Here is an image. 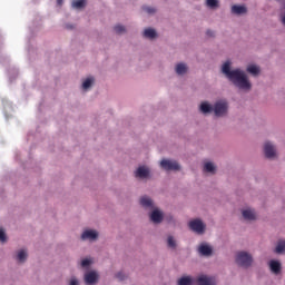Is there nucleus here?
I'll list each match as a JSON object with an SVG mask.
<instances>
[{"label": "nucleus", "instance_id": "nucleus-3", "mask_svg": "<svg viewBox=\"0 0 285 285\" xmlns=\"http://www.w3.org/2000/svg\"><path fill=\"white\" fill-rule=\"evenodd\" d=\"M214 112L216 117H224L228 112V102L219 100L214 105Z\"/></svg>", "mask_w": 285, "mask_h": 285}, {"label": "nucleus", "instance_id": "nucleus-9", "mask_svg": "<svg viewBox=\"0 0 285 285\" xmlns=\"http://www.w3.org/2000/svg\"><path fill=\"white\" fill-rule=\"evenodd\" d=\"M97 279H99V276L96 272H89L85 275V282L88 285L97 284Z\"/></svg>", "mask_w": 285, "mask_h": 285}, {"label": "nucleus", "instance_id": "nucleus-22", "mask_svg": "<svg viewBox=\"0 0 285 285\" xmlns=\"http://www.w3.org/2000/svg\"><path fill=\"white\" fill-rule=\"evenodd\" d=\"M86 7V0H75L72 2V8H76L77 10H80V8Z\"/></svg>", "mask_w": 285, "mask_h": 285}, {"label": "nucleus", "instance_id": "nucleus-23", "mask_svg": "<svg viewBox=\"0 0 285 285\" xmlns=\"http://www.w3.org/2000/svg\"><path fill=\"white\" fill-rule=\"evenodd\" d=\"M284 252H285V240H279L277 246H276L275 253L281 255Z\"/></svg>", "mask_w": 285, "mask_h": 285}, {"label": "nucleus", "instance_id": "nucleus-5", "mask_svg": "<svg viewBox=\"0 0 285 285\" xmlns=\"http://www.w3.org/2000/svg\"><path fill=\"white\" fill-rule=\"evenodd\" d=\"M160 166L161 168H164V170H180V166L179 163H177V160H168V159H163L160 161Z\"/></svg>", "mask_w": 285, "mask_h": 285}, {"label": "nucleus", "instance_id": "nucleus-19", "mask_svg": "<svg viewBox=\"0 0 285 285\" xmlns=\"http://www.w3.org/2000/svg\"><path fill=\"white\" fill-rule=\"evenodd\" d=\"M247 72H249L250 75H253L254 77H257V75H259V67L255 66V65H249L247 67Z\"/></svg>", "mask_w": 285, "mask_h": 285}, {"label": "nucleus", "instance_id": "nucleus-21", "mask_svg": "<svg viewBox=\"0 0 285 285\" xmlns=\"http://www.w3.org/2000/svg\"><path fill=\"white\" fill-rule=\"evenodd\" d=\"M18 262H26V259H28V253H26V250L21 249L18 252V256H17Z\"/></svg>", "mask_w": 285, "mask_h": 285}, {"label": "nucleus", "instance_id": "nucleus-17", "mask_svg": "<svg viewBox=\"0 0 285 285\" xmlns=\"http://www.w3.org/2000/svg\"><path fill=\"white\" fill-rule=\"evenodd\" d=\"M140 205L144 206V208H153V199L145 196L140 198Z\"/></svg>", "mask_w": 285, "mask_h": 285}, {"label": "nucleus", "instance_id": "nucleus-2", "mask_svg": "<svg viewBox=\"0 0 285 285\" xmlns=\"http://www.w3.org/2000/svg\"><path fill=\"white\" fill-rule=\"evenodd\" d=\"M236 263L238 266H243V268H248L253 264V256L246 252H238Z\"/></svg>", "mask_w": 285, "mask_h": 285}, {"label": "nucleus", "instance_id": "nucleus-14", "mask_svg": "<svg viewBox=\"0 0 285 285\" xmlns=\"http://www.w3.org/2000/svg\"><path fill=\"white\" fill-rule=\"evenodd\" d=\"M243 217L244 219H247L248 222H253L254 219H256V214L255 210L253 209H245L243 210Z\"/></svg>", "mask_w": 285, "mask_h": 285}, {"label": "nucleus", "instance_id": "nucleus-4", "mask_svg": "<svg viewBox=\"0 0 285 285\" xmlns=\"http://www.w3.org/2000/svg\"><path fill=\"white\" fill-rule=\"evenodd\" d=\"M189 228L194 233L203 235L204 230H206V225L200 219H194L189 222Z\"/></svg>", "mask_w": 285, "mask_h": 285}, {"label": "nucleus", "instance_id": "nucleus-28", "mask_svg": "<svg viewBox=\"0 0 285 285\" xmlns=\"http://www.w3.org/2000/svg\"><path fill=\"white\" fill-rule=\"evenodd\" d=\"M167 244H168L169 248H176L177 247V243L175 242V238L173 236H169L167 238Z\"/></svg>", "mask_w": 285, "mask_h": 285}, {"label": "nucleus", "instance_id": "nucleus-30", "mask_svg": "<svg viewBox=\"0 0 285 285\" xmlns=\"http://www.w3.org/2000/svg\"><path fill=\"white\" fill-rule=\"evenodd\" d=\"M0 242L6 243L8 242V237L6 236V232L0 228Z\"/></svg>", "mask_w": 285, "mask_h": 285}, {"label": "nucleus", "instance_id": "nucleus-6", "mask_svg": "<svg viewBox=\"0 0 285 285\" xmlns=\"http://www.w3.org/2000/svg\"><path fill=\"white\" fill-rule=\"evenodd\" d=\"M264 153L267 159H273L277 155V151L275 150V146H273V144H271L269 141L265 142Z\"/></svg>", "mask_w": 285, "mask_h": 285}, {"label": "nucleus", "instance_id": "nucleus-18", "mask_svg": "<svg viewBox=\"0 0 285 285\" xmlns=\"http://www.w3.org/2000/svg\"><path fill=\"white\" fill-rule=\"evenodd\" d=\"M187 70H188V67H186V63H178L176 66V73L177 75H186Z\"/></svg>", "mask_w": 285, "mask_h": 285}, {"label": "nucleus", "instance_id": "nucleus-15", "mask_svg": "<svg viewBox=\"0 0 285 285\" xmlns=\"http://www.w3.org/2000/svg\"><path fill=\"white\" fill-rule=\"evenodd\" d=\"M232 12H233V14H246L247 9L244 6L234 4L232 7Z\"/></svg>", "mask_w": 285, "mask_h": 285}, {"label": "nucleus", "instance_id": "nucleus-24", "mask_svg": "<svg viewBox=\"0 0 285 285\" xmlns=\"http://www.w3.org/2000/svg\"><path fill=\"white\" fill-rule=\"evenodd\" d=\"M193 284V278L189 276H184L178 281V285H191Z\"/></svg>", "mask_w": 285, "mask_h": 285}, {"label": "nucleus", "instance_id": "nucleus-16", "mask_svg": "<svg viewBox=\"0 0 285 285\" xmlns=\"http://www.w3.org/2000/svg\"><path fill=\"white\" fill-rule=\"evenodd\" d=\"M144 37L147 39H155V37H157V31L153 28L145 29Z\"/></svg>", "mask_w": 285, "mask_h": 285}, {"label": "nucleus", "instance_id": "nucleus-26", "mask_svg": "<svg viewBox=\"0 0 285 285\" xmlns=\"http://www.w3.org/2000/svg\"><path fill=\"white\" fill-rule=\"evenodd\" d=\"M204 170L205 173H215V165H213V163H206Z\"/></svg>", "mask_w": 285, "mask_h": 285}, {"label": "nucleus", "instance_id": "nucleus-36", "mask_svg": "<svg viewBox=\"0 0 285 285\" xmlns=\"http://www.w3.org/2000/svg\"><path fill=\"white\" fill-rule=\"evenodd\" d=\"M58 6H61L63 3V0H57Z\"/></svg>", "mask_w": 285, "mask_h": 285}, {"label": "nucleus", "instance_id": "nucleus-7", "mask_svg": "<svg viewBox=\"0 0 285 285\" xmlns=\"http://www.w3.org/2000/svg\"><path fill=\"white\" fill-rule=\"evenodd\" d=\"M150 220L154 224H161V222H164V214H161V212H159L158 209H155L151 214H150Z\"/></svg>", "mask_w": 285, "mask_h": 285}, {"label": "nucleus", "instance_id": "nucleus-8", "mask_svg": "<svg viewBox=\"0 0 285 285\" xmlns=\"http://www.w3.org/2000/svg\"><path fill=\"white\" fill-rule=\"evenodd\" d=\"M149 175L150 170L148 169V167L140 166L136 170V177H139L140 179H146L147 177H149Z\"/></svg>", "mask_w": 285, "mask_h": 285}, {"label": "nucleus", "instance_id": "nucleus-34", "mask_svg": "<svg viewBox=\"0 0 285 285\" xmlns=\"http://www.w3.org/2000/svg\"><path fill=\"white\" fill-rule=\"evenodd\" d=\"M70 285H79V281H77V278H72L70 281Z\"/></svg>", "mask_w": 285, "mask_h": 285}, {"label": "nucleus", "instance_id": "nucleus-25", "mask_svg": "<svg viewBox=\"0 0 285 285\" xmlns=\"http://www.w3.org/2000/svg\"><path fill=\"white\" fill-rule=\"evenodd\" d=\"M94 82H95V78H87V79L82 82V88H83V90H88V88H90V86H92Z\"/></svg>", "mask_w": 285, "mask_h": 285}, {"label": "nucleus", "instance_id": "nucleus-12", "mask_svg": "<svg viewBox=\"0 0 285 285\" xmlns=\"http://www.w3.org/2000/svg\"><path fill=\"white\" fill-rule=\"evenodd\" d=\"M269 268L274 275H279L282 272V264L277 261H271L269 262Z\"/></svg>", "mask_w": 285, "mask_h": 285}, {"label": "nucleus", "instance_id": "nucleus-1", "mask_svg": "<svg viewBox=\"0 0 285 285\" xmlns=\"http://www.w3.org/2000/svg\"><path fill=\"white\" fill-rule=\"evenodd\" d=\"M223 75L236 86L240 90H250V81H248V77L240 69L230 70V61H226L223 65Z\"/></svg>", "mask_w": 285, "mask_h": 285}, {"label": "nucleus", "instance_id": "nucleus-37", "mask_svg": "<svg viewBox=\"0 0 285 285\" xmlns=\"http://www.w3.org/2000/svg\"><path fill=\"white\" fill-rule=\"evenodd\" d=\"M282 21H283V24L285 26V16L283 17Z\"/></svg>", "mask_w": 285, "mask_h": 285}, {"label": "nucleus", "instance_id": "nucleus-35", "mask_svg": "<svg viewBox=\"0 0 285 285\" xmlns=\"http://www.w3.org/2000/svg\"><path fill=\"white\" fill-rule=\"evenodd\" d=\"M206 35L207 37H215V32L210 30H207Z\"/></svg>", "mask_w": 285, "mask_h": 285}, {"label": "nucleus", "instance_id": "nucleus-11", "mask_svg": "<svg viewBox=\"0 0 285 285\" xmlns=\"http://www.w3.org/2000/svg\"><path fill=\"white\" fill-rule=\"evenodd\" d=\"M197 284L198 285H215V279L213 277L203 275L197 278Z\"/></svg>", "mask_w": 285, "mask_h": 285}, {"label": "nucleus", "instance_id": "nucleus-10", "mask_svg": "<svg viewBox=\"0 0 285 285\" xmlns=\"http://www.w3.org/2000/svg\"><path fill=\"white\" fill-rule=\"evenodd\" d=\"M198 253H200L204 257H210V255H213V248L206 244H203L199 246Z\"/></svg>", "mask_w": 285, "mask_h": 285}, {"label": "nucleus", "instance_id": "nucleus-33", "mask_svg": "<svg viewBox=\"0 0 285 285\" xmlns=\"http://www.w3.org/2000/svg\"><path fill=\"white\" fill-rule=\"evenodd\" d=\"M89 264H90V259H88V258H85V259H82V262H81L82 268L88 267Z\"/></svg>", "mask_w": 285, "mask_h": 285}, {"label": "nucleus", "instance_id": "nucleus-29", "mask_svg": "<svg viewBox=\"0 0 285 285\" xmlns=\"http://www.w3.org/2000/svg\"><path fill=\"white\" fill-rule=\"evenodd\" d=\"M206 3L208 8H217L219 2L217 0H207Z\"/></svg>", "mask_w": 285, "mask_h": 285}, {"label": "nucleus", "instance_id": "nucleus-13", "mask_svg": "<svg viewBox=\"0 0 285 285\" xmlns=\"http://www.w3.org/2000/svg\"><path fill=\"white\" fill-rule=\"evenodd\" d=\"M98 236H99V234H97V232H95V230H85L81 235V239L95 240V239H97Z\"/></svg>", "mask_w": 285, "mask_h": 285}, {"label": "nucleus", "instance_id": "nucleus-20", "mask_svg": "<svg viewBox=\"0 0 285 285\" xmlns=\"http://www.w3.org/2000/svg\"><path fill=\"white\" fill-rule=\"evenodd\" d=\"M213 110V106L208 105V102H203L200 105V112H203L204 115H208V112H210Z\"/></svg>", "mask_w": 285, "mask_h": 285}, {"label": "nucleus", "instance_id": "nucleus-32", "mask_svg": "<svg viewBox=\"0 0 285 285\" xmlns=\"http://www.w3.org/2000/svg\"><path fill=\"white\" fill-rule=\"evenodd\" d=\"M116 278L119 279V282H124V279H126V275L119 272L118 274H116Z\"/></svg>", "mask_w": 285, "mask_h": 285}, {"label": "nucleus", "instance_id": "nucleus-31", "mask_svg": "<svg viewBox=\"0 0 285 285\" xmlns=\"http://www.w3.org/2000/svg\"><path fill=\"white\" fill-rule=\"evenodd\" d=\"M142 10H145V12H148V14H155L156 12L155 8L151 7H144Z\"/></svg>", "mask_w": 285, "mask_h": 285}, {"label": "nucleus", "instance_id": "nucleus-27", "mask_svg": "<svg viewBox=\"0 0 285 285\" xmlns=\"http://www.w3.org/2000/svg\"><path fill=\"white\" fill-rule=\"evenodd\" d=\"M114 30L116 35H124V32H126V27L117 24L116 27H114Z\"/></svg>", "mask_w": 285, "mask_h": 285}]
</instances>
